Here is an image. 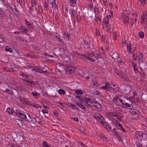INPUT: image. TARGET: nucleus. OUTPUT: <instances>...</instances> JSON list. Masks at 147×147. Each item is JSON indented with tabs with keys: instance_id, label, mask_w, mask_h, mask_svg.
<instances>
[{
	"instance_id": "36",
	"label": "nucleus",
	"mask_w": 147,
	"mask_h": 147,
	"mask_svg": "<svg viewBox=\"0 0 147 147\" xmlns=\"http://www.w3.org/2000/svg\"><path fill=\"white\" fill-rule=\"evenodd\" d=\"M140 74L141 75V76L143 77V78H146V75L141 70L140 71Z\"/></svg>"
},
{
	"instance_id": "52",
	"label": "nucleus",
	"mask_w": 147,
	"mask_h": 147,
	"mask_svg": "<svg viewBox=\"0 0 147 147\" xmlns=\"http://www.w3.org/2000/svg\"><path fill=\"white\" fill-rule=\"evenodd\" d=\"M80 130L84 134H85L86 133V130L84 128H81L80 129Z\"/></svg>"
},
{
	"instance_id": "26",
	"label": "nucleus",
	"mask_w": 147,
	"mask_h": 147,
	"mask_svg": "<svg viewBox=\"0 0 147 147\" xmlns=\"http://www.w3.org/2000/svg\"><path fill=\"white\" fill-rule=\"evenodd\" d=\"M33 70L34 71H35L40 73H41L42 71V68H40V69H39L38 67H36L34 69H33Z\"/></svg>"
},
{
	"instance_id": "9",
	"label": "nucleus",
	"mask_w": 147,
	"mask_h": 147,
	"mask_svg": "<svg viewBox=\"0 0 147 147\" xmlns=\"http://www.w3.org/2000/svg\"><path fill=\"white\" fill-rule=\"evenodd\" d=\"M123 15L124 18V21L125 23H126L127 24V23L129 22V18H128V14H127L126 16V14L125 13H123Z\"/></svg>"
},
{
	"instance_id": "13",
	"label": "nucleus",
	"mask_w": 147,
	"mask_h": 147,
	"mask_svg": "<svg viewBox=\"0 0 147 147\" xmlns=\"http://www.w3.org/2000/svg\"><path fill=\"white\" fill-rule=\"evenodd\" d=\"M75 70L76 69L75 68H72L71 69L68 68V70L67 71V73H68L69 74H71L74 73V72Z\"/></svg>"
},
{
	"instance_id": "34",
	"label": "nucleus",
	"mask_w": 147,
	"mask_h": 147,
	"mask_svg": "<svg viewBox=\"0 0 147 147\" xmlns=\"http://www.w3.org/2000/svg\"><path fill=\"white\" fill-rule=\"evenodd\" d=\"M58 92L60 94L64 95L65 93V91L61 89H59L58 90Z\"/></svg>"
},
{
	"instance_id": "46",
	"label": "nucleus",
	"mask_w": 147,
	"mask_h": 147,
	"mask_svg": "<svg viewBox=\"0 0 147 147\" xmlns=\"http://www.w3.org/2000/svg\"><path fill=\"white\" fill-rule=\"evenodd\" d=\"M31 3L32 6L33 7H34V5H36L37 3H35L34 0H31Z\"/></svg>"
},
{
	"instance_id": "40",
	"label": "nucleus",
	"mask_w": 147,
	"mask_h": 147,
	"mask_svg": "<svg viewBox=\"0 0 147 147\" xmlns=\"http://www.w3.org/2000/svg\"><path fill=\"white\" fill-rule=\"evenodd\" d=\"M114 71L117 74V75L118 76H120L121 74L120 73V72L119 71L117 68H114Z\"/></svg>"
},
{
	"instance_id": "57",
	"label": "nucleus",
	"mask_w": 147,
	"mask_h": 147,
	"mask_svg": "<svg viewBox=\"0 0 147 147\" xmlns=\"http://www.w3.org/2000/svg\"><path fill=\"white\" fill-rule=\"evenodd\" d=\"M132 57L134 59L136 60L137 58V55L134 54L133 55Z\"/></svg>"
},
{
	"instance_id": "11",
	"label": "nucleus",
	"mask_w": 147,
	"mask_h": 147,
	"mask_svg": "<svg viewBox=\"0 0 147 147\" xmlns=\"http://www.w3.org/2000/svg\"><path fill=\"white\" fill-rule=\"evenodd\" d=\"M68 3H69V5L74 7L76 4V0H69Z\"/></svg>"
},
{
	"instance_id": "58",
	"label": "nucleus",
	"mask_w": 147,
	"mask_h": 147,
	"mask_svg": "<svg viewBox=\"0 0 147 147\" xmlns=\"http://www.w3.org/2000/svg\"><path fill=\"white\" fill-rule=\"evenodd\" d=\"M93 94H95V95H99V94H100V93L99 91H94L93 92Z\"/></svg>"
},
{
	"instance_id": "12",
	"label": "nucleus",
	"mask_w": 147,
	"mask_h": 147,
	"mask_svg": "<svg viewBox=\"0 0 147 147\" xmlns=\"http://www.w3.org/2000/svg\"><path fill=\"white\" fill-rule=\"evenodd\" d=\"M42 57L45 59H49V57H53V56L51 55H48L45 53H44Z\"/></svg>"
},
{
	"instance_id": "38",
	"label": "nucleus",
	"mask_w": 147,
	"mask_h": 147,
	"mask_svg": "<svg viewBox=\"0 0 147 147\" xmlns=\"http://www.w3.org/2000/svg\"><path fill=\"white\" fill-rule=\"evenodd\" d=\"M123 105H127L129 107V109L131 107V106L129 105L127 102H126V100H123Z\"/></svg>"
},
{
	"instance_id": "10",
	"label": "nucleus",
	"mask_w": 147,
	"mask_h": 147,
	"mask_svg": "<svg viewBox=\"0 0 147 147\" xmlns=\"http://www.w3.org/2000/svg\"><path fill=\"white\" fill-rule=\"evenodd\" d=\"M52 7H53L54 10L53 11V13L54 14L56 13L58 11V8L57 5H56V3H52Z\"/></svg>"
},
{
	"instance_id": "62",
	"label": "nucleus",
	"mask_w": 147,
	"mask_h": 147,
	"mask_svg": "<svg viewBox=\"0 0 147 147\" xmlns=\"http://www.w3.org/2000/svg\"><path fill=\"white\" fill-rule=\"evenodd\" d=\"M67 106L70 108H72L73 104L70 103H67Z\"/></svg>"
},
{
	"instance_id": "6",
	"label": "nucleus",
	"mask_w": 147,
	"mask_h": 147,
	"mask_svg": "<svg viewBox=\"0 0 147 147\" xmlns=\"http://www.w3.org/2000/svg\"><path fill=\"white\" fill-rule=\"evenodd\" d=\"M64 53V50L63 49L59 48L57 51H56V53H55V54L57 56H59L63 54Z\"/></svg>"
},
{
	"instance_id": "29",
	"label": "nucleus",
	"mask_w": 147,
	"mask_h": 147,
	"mask_svg": "<svg viewBox=\"0 0 147 147\" xmlns=\"http://www.w3.org/2000/svg\"><path fill=\"white\" fill-rule=\"evenodd\" d=\"M127 50L128 51H130L131 49H132V45L130 42L129 43H127Z\"/></svg>"
},
{
	"instance_id": "55",
	"label": "nucleus",
	"mask_w": 147,
	"mask_h": 147,
	"mask_svg": "<svg viewBox=\"0 0 147 147\" xmlns=\"http://www.w3.org/2000/svg\"><path fill=\"white\" fill-rule=\"evenodd\" d=\"M146 15L144 13L141 15V19L142 20H144L146 18Z\"/></svg>"
},
{
	"instance_id": "21",
	"label": "nucleus",
	"mask_w": 147,
	"mask_h": 147,
	"mask_svg": "<svg viewBox=\"0 0 147 147\" xmlns=\"http://www.w3.org/2000/svg\"><path fill=\"white\" fill-rule=\"evenodd\" d=\"M84 98L85 99V100H86V101H85L84 102L85 103V104H87L88 102L89 103H90V102L89 101H88V100L90 101L91 98H89L87 96H84Z\"/></svg>"
},
{
	"instance_id": "63",
	"label": "nucleus",
	"mask_w": 147,
	"mask_h": 147,
	"mask_svg": "<svg viewBox=\"0 0 147 147\" xmlns=\"http://www.w3.org/2000/svg\"><path fill=\"white\" fill-rule=\"evenodd\" d=\"M53 114L56 117H57L58 116V113L57 111H55L53 113Z\"/></svg>"
},
{
	"instance_id": "47",
	"label": "nucleus",
	"mask_w": 147,
	"mask_h": 147,
	"mask_svg": "<svg viewBox=\"0 0 147 147\" xmlns=\"http://www.w3.org/2000/svg\"><path fill=\"white\" fill-rule=\"evenodd\" d=\"M94 12L95 14L98 15L99 14V11L98 8H94Z\"/></svg>"
},
{
	"instance_id": "56",
	"label": "nucleus",
	"mask_w": 147,
	"mask_h": 147,
	"mask_svg": "<svg viewBox=\"0 0 147 147\" xmlns=\"http://www.w3.org/2000/svg\"><path fill=\"white\" fill-rule=\"evenodd\" d=\"M76 93L78 95H79V94H83V92L81 90H76Z\"/></svg>"
},
{
	"instance_id": "20",
	"label": "nucleus",
	"mask_w": 147,
	"mask_h": 147,
	"mask_svg": "<svg viewBox=\"0 0 147 147\" xmlns=\"http://www.w3.org/2000/svg\"><path fill=\"white\" fill-rule=\"evenodd\" d=\"M1 90L3 92H6L8 93V94L12 95H14L13 92L8 89H6L5 90V91H3V90Z\"/></svg>"
},
{
	"instance_id": "50",
	"label": "nucleus",
	"mask_w": 147,
	"mask_h": 147,
	"mask_svg": "<svg viewBox=\"0 0 147 147\" xmlns=\"http://www.w3.org/2000/svg\"><path fill=\"white\" fill-rule=\"evenodd\" d=\"M117 63L119 64V65H122L124 63V62L121 60H118L117 61Z\"/></svg>"
},
{
	"instance_id": "45",
	"label": "nucleus",
	"mask_w": 147,
	"mask_h": 147,
	"mask_svg": "<svg viewBox=\"0 0 147 147\" xmlns=\"http://www.w3.org/2000/svg\"><path fill=\"white\" fill-rule=\"evenodd\" d=\"M92 83L93 84L94 86H95L97 87L99 86L98 83L96 81H93Z\"/></svg>"
},
{
	"instance_id": "48",
	"label": "nucleus",
	"mask_w": 147,
	"mask_h": 147,
	"mask_svg": "<svg viewBox=\"0 0 147 147\" xmlns=\"http://www.w3.org/2000/svg\"><path fill=\"white\" fill-rule=\"evenodd\" d=\"M96 59H98L100 57V54L99 53H98L96 54V56L95 57Z\"/></svg>"
},
{
	"instance_id": "23",
	"label": "nucleus",
	"mask_w": 147,
	"mask_h": 147,
	"mask_svg": "<svg viewBox=\"0 0 147 147\" xmlns=\"http://www.w3.org/2000/svg\"><path fill=\"white\" fill-rule=\"evenodd\" d=\"M142 99L144 101H147V94H143L141 96Z\"/></svg>"
},
{
	"instance_id": "15",
	"label": "nucleus",
	"mask_w": 147,
	"mask_h": 147,
	"mask_svg": "<svg viewBox=\"0 0 147 147\" xmlns=\"http://www.w3.org/2000/svg\"><path fill=\"white\" fill-rule=\"evenodd\" d=\"M112 55V57L114 59H117L119 58V55L117 52L113 53Z\"/></svg>"
},
{
	"instance_id": "22",
	"label": "nucleus",
	"mask_w": 147,
	"mask_h": 147,
	"mask_svg": "<svg viewBox=\"0 0 147 147\" xmlns=\"http://www.w3.org/2000/svg\"><path fill=\"white\" fill-rule=\"evenodd\" d=\"M70 13L71 17L73 18L76 15L75 10L74 8L71 9Z\"/></svg>"
},
{
	"instance_id": "3",
	"label": "nucleus",
	"mask_w": 147,
	"mask_h": 147,
	"mask_svg": "<svg viewBox=\"0 0 147 147\" xmlns=\"http://www.w3.org/2000/svg\"><path fill=\"white\" fill-rule=\"evenodd\" d=\"M111 123L113 126H114L116 127H117V126L118 125L119 127H120L119 129H121L123 132L125 131V129L123 127L122 125L119 123V121L116 120L115 121Z\"/></svg>"
},
{
	"instance_id": "60",
	"label": "nucleus",
	"mask_w": 147,
	"mask_h": 147,
	"mask_svg": "<svg viewBox=\"0 0 147 147\" xmlns=\"http://www.w3.org/2000/svg\"><path fill=\"white\" fill-rule=\"evenodd\" d=\"M64 36L65 37V38H67V40H69V34H67V35L65 34V35H64Z\"/></svg>"
},
{
	"instance_id": "14",
	"label": "nucleus",
	"mask_w": 147,
	"mask_h": 147,
	"mask_svg": "<svg viewBox=\"0 0 147 147\" xmlns=\"http://www.w3.org/2000/svg\"><path fill=\"white\" fill-rule=\"evenodd\" d=\"M56 40L59 41V44L61 45H65L64 43H63L61 38L58 37V36H56Z\"/></svg>"
},
{
	"instance_id": "24",
	"label": "nucleus",
	"mask_w": 147,
	"mask_h": 147,
	"mask_svg": "<svg viewBox=\"0 0 147 147\" xmlns=\"http://www.w3.org/2000/svg\"><path fill=\"white\" fill-rule=\"evenodd\" d=\"M42 144L44 146L43 147H50L51 145L49 144L46 141H44L42 142Z\"/></svg>"
},
{
	"instance_id": "59",
	"label": "nucleus",
	"mask_w": 147,
	"mask_h": 147,
	"mask_svg": "<svg viewBox=\"0 0 147 147\" xmlns=\"http://www.w3.org/2000/svg\"><path fill=\"white\" fill-rule=\"evenodd\" d=\"M131 65L133 68L137 67L136 64L135 63H134L133 62L131 63Z\"/></svg>"
},
{
	"instance_id": "44",
	"label": "nucleus",
	"mask_w": 147,
	"mask_h": 147,
	"mask_svg": "<svg viewBox=\"0 0 147 147\" xmlns=\"http://www.w3.org/2000/svg\"><path fill=\"white\" fill-rule=\"evenodd\" d=\"M30 84H32L36 85L38 84V82L37 81H31Z\"/></svg>"
},
{
	"instance_id": "19",
	"label": "nucleus",
	"mask_w": 147,
	"mask_h": 147,
	"mask_svg": "<svg viewBox=\"0 0 147 147\" xmlns=\"http://www.w3.org/2000/svg\"><path fill=\"white\" fill-rule=\"evenodd\" d=\"M15 113L16 114L17 116L19 117L22 113V112L19 109H16L15 112Z\"/></svg>"
},
{
	"instance_id": "33",
	"label": "nucleus",
	"mask_w": 147,
	"mask_h": 147,
	"mask_svg": "<svg viewBox=\"0 0 147 147\" xmlns=\"http://www.w3.org/2000/svg\"><path fill=\"white\" fill-rule=\"evenodd\" d=\"M143 55L142 53H140V55H138V58L139 61H143Z\"/></svg>"
},
{
	"instance_id": "16",
	"label": "nucleus",
	"mask_w": 147,
	"mask_h": 147,
	"mask_svg": "<svg viewBox=\"0 0 147 147\" xmlns=\"http://www.w3.org/2000/svg\"><path fill=\"white\" fill-rule=\"evenodd\" d=\"M6 111L9 114H13L14 112L13 109L10 107H8L6 109Z\"/></svg>"
},
{
	"instance_id": "28",
	"label": "nucleus",
	"mask_w": 147,
	"mask_h": 147,
	"mask_svg": "<svg viewBox=\"0 0 147 147\" xmlns=\"http://www.w3.org/2000/svg\"><path fill=\"white\" fill-rule=\"evenodd\" d=\"M25 23L28 27L30 28H32V26L27 20H25Z\"/></svg>"
},
{
	"instance_id": "32",
	"label": "nucleus",
	"mask_w": 147,
	"mask_h": 147,
	"mask_svg": "<svg viewBox=\"0 0 147 147\" xmlns=\"http://www.w3.org/2000/svg\"><path fill=\"white\" fill-rule=\"evenodd\" d=\"M19 117H21L23 119H27L25 113H22Z\"/></svg>"
},
{
	"instance_id": "7",
	"label": "nucleus",
	"mask_w": 147,
	"mask_h": 147,
	"mask_svg": "<svg viewBox=\"0 0 147 147\" xmlns=\"http://www.w3.org/2000/svg\"><path fill=\"white\" fill-rule=\"evenodd\" d=\"M136 136L138 137V136L142 137L144 138V136H146V137L147 138V135L145 133L141 131H137L136 133Z\"/></svg>"
},
{
	"instance_id": "1",
	"label": "nucleus",
	"mask_w": 147,
	"mask_h": 147,
	"mask_svg": "<svg viewBox=\"0 0 147 147\" xmlns=\"http://www.w3.org/2000/svg\"><path fill=\"white\" fill-rule=\"evenodd\" d=\"M112 115L113 117H116V118L120 121H121V119L123 117L122 114L119 111H116L113 113Z\"/></svg>"
},
{
	"instance_id": "8",
	"label": "nucleus",
	"mask_w": 147,
	"mask_h": 147,
	"mask_svg": "<svg viewBox=\"0 0 147 147\" xmlns=\"http://www.w3.org/2000/svg\"><path fill=\"white\" fill-rule=\"evenodd\" d=\"M119 129L118 128H114L112 129V131L110 132H113L114 135L117 137H119V132L118 131Z\"/></svg>"
},
{
	"instance_id": "5",
	"label": "nucleus",
	"mask_w": 147,
	"mask_h": 147,
	"mask_svg": "<svg viewBox=\"0 0 147 147\" xmlns=\"http://www.w3.org/2000/svg\"><path fill=\"white\" fill-rule=\"evenodd\" d=\"M104 127L109 132L112 131V128L109 125V123L106 122H104L103 124Z\"/></svg>"
},
{
	"instance_id": "27",
	"label": "nucleus",
	"mask_w": 147,
	"mask_h": 147,
	"mask_svg": "<svg viewBox=\"0 0 147 147\" xmlns=\"http://www.w3.org/2000/svg\"><path fill=\"white\" fill-rule=\"evenodd\" d=\"M5 50L6 51H8L10 53H12L13 52L12 49L9 47L8 46H6L5 47Z\"/></svg>"
},
{
	"instance_id": "25",
	"label": "nucleus",
	"mask_w": 147,
	"mask_h": 147,
	"mask_svg": "<svg viewBox=\"0 0 147 147\" xmlns=\"http://www.w3.org/2000/svg\"><path fill=\"white\" fill-rule=\"evenodd\" d=\"M57 106L58 107L62 109L63 110L64 108H65L64 106H63V104L61 102H59L57 104Z\"/></svg>"
},
{
	"instance_id": "51",
	"label": "nucleus",
	"mask_w": 147,
	"mask_h": 147,
	"mask_svg": "<svg viewBox=\"0 0 147 147\" xmlns=\"http://www.w3.org/2000/svg\"><path fill=\"white\" fill-rule=\"evenodd\" d=\"M32 106L33 107H34L35 108H41V106L40 105L37 104H34L33 105H32Z\"/></svg>"
},
{
	"instance_id": "39",
	"label": "nucleus",
	"mask_w": 147,
	"mask_h": 147,
	"mask_svg": "<svg viewBox=\"0 0 147 147\" xmlns=\"http://www.w3.org/2000/svg\"><path fill=\"white\" fill-rule=\"evenodd\" d=\"M76 105H78L79 107L82 109H86V108L84 106V105L81 104L76 103Z\"/></svg>"
},
{
	"instance_id": "4",
	"label": "nucleus",
	"mask_w": 147,
	"mask_h": 147,
	"mask_svg": "<svg viewBox=\"0 0 147 147\" xmlns=\"http://www.w3.org/2000/svg\"><path fill=\"white\" fill-rule=\"evenodd\" d=\"M94 118L98 121L100 123H102L103 124V122H105L103 121V120L104 119V118L100 114H98L97 115H96L95 116H94Z\"/></svg>"
},
{
	"instance_id": "30",
	"label": "nucleus",
	"mask_w": 147,
	"mask_h": 147,
	"mask_svg": "<svg viewBox=\"0 0 147 147\" xmlns=\"http://www.w3.org/2000/svg\"><path fill=\"white\" fill-rule=\"evenodd\" d=\"M109 19H108L107 18H104L103 20V22L104 23L103 24H109Z\"/></svg>"
},
{
	"instance_id": "41",
	"label": "nucleus",
	"mask_w": 147,
	"mask_h": 147,
	"mask_svg": "<svg viewBox=\"0 0 147 147\" xmlns=\"http://www.w3.org/2000/svg\"><path fill=\"white\" fill-rule=\"evenodd\" d=\"M83 45L85 48H88L89 47V44L88 42L86 41L84 42V43L83 44Z\"/></svg>"
},
{
	"instance_id": "42",
	"label": "nucleus",
	"mask_w": 147,
	"mask_h": 147,
	"mask_svg": "<svg viewBox=\"0 0 147 147\" xmlns=\"http://www.w3.org/2000/svg\"><path fill=\"white\" fill-rule=\"evenodd\" d=\"M19 74L20 75H22L23 77H26L27 78H28V76H27L26 74H24L22 71H20V72Z\"/></svg>"
},
{
	"instance_id": "61",
	"label": "nucleus",
	"mask_w": 147,
	"mask_h": 147,
	"mask_svg": "<svg viewBox=\"0 0 147 147\" xmlns=\"http://www.w3.org/2000/svg\"><path fill=\"white\" fill-rule=\"evenodd\" d=\"M88 7L90 10H92L93 9V5L90 4L88 5Z\"/></svg>"
},
{
	"instance_id": "37",
	"label": "nucleus",
	"mask_w": 147,
	"mask_h": 147,
	"mask_svg": "<svg viewBox=\"0 0 147 147\" xmlns=\"http://www.w3.org/2000/svg\"><path fill=\"white\" fill-rule=\"evenodd\" d=\"M100 138L103 141L106 140V138L105 136L103 134H101L100 135Z\"/></svg>"
},
{
	"instance_id": "31",
	"label": "nucleus",
	"mask_w": 147,
	"mask_h": 147,
	"mask_svg": "<svg viewBox=\"0 0 147 147\" xmlns=\"http://www.w3.org/2000/svg\"><path fill=\"white\" fill-rule=\"evenodd\" d=\"M95 104L96 105H93V107H95L98 109L101 108V105L99 103L96 102Z\"/></svg>"
},
{
	"instance_id": "43",
	"label": "nucleus",
	"mask_w": 147,
	"mask_h": 147,
	"mask_svg": "<svg viewBox=\"0 0 147 147\" xmlns=\"http://www.w3.org/2000/svg\"><path fill=\"white\" fill-rule=\"evenodd\" d=\"M103 27H104V29L106 31H108L109 28L108 24H103Z\"/></svg>"
},
{
	"instance_id": "18",
	"label": "nucleus",
	"mask_w": 147,
	"mask_h": 147,
	"mask_svg": "<svg viewBox=\"0 0 147 147\" xmlns=\"http://www.w3.org/2000/svg\"><path fill=\"white\" fill-rule=\"evenodd\" d=\"M106 84H107V90L109 91L112 90L113 88L112 87V85L109 84L108 82H106Z\"/></svg>"
},
{
	"instance_id": "64",
	"label": "nucleus",
	"mask_w": 147,
	"mask_h": 147,
	"mask_svg": "<svg viewBox=\"0 0 147 147\" xmlns=\"http://www.w3.org/2000/svg\"><path fill=\"white\" fill-rule=\"evenodd\" d=\"M136 145L137 147H142L141 144L139 142H136Z\"/></svg>"
},
{
	"instance_id": "54",
	"label": "nucleus",
	"mask_w": 147,
	"mask_h": 147,
	"mask_svg": "<svg viewBox=\"0 0 147 147\" xmlns=\"http://www.w3.org/2000/svg\"><path fill=\"white\" fill-rule=\"evenodd\" d=\"M42 111L44 114L45 113L48 114L49 113V111L48 110L42 109Z\"/></svg>"
},
{
	"instance_id": "49",
	"label": "nucleus",
	"mask_w": 147,
	"mask_h": 147,
	"mask_svg": "<svg viewBox=\"0 0 147 147\" xmlns=\"http://www.w3.org/2000/svg\"><path fill=\"white\" fill-rule=\"evenodd\" d=\"M28 115L29 117H28L26 121L28 122H31L32 121V118H31L29 115L28 114Z\"/></svg>"
},
{
	"instance_id": "17",
	"label": "nucleus",
	"mask_w": 147,
	"mask_h": 147,
	"mask_svg": "<svg viewBox=\"0 0 147 147\" xmlns=\"http://www.w3.org/2000/svg\"><path fill=\"white\" fill-rule=\"evenodd\" d=\"M19 30L22 31L23 32H25L27 33L28 31L26 29V28L24 26H21L19 27Z\"/></svg>"
},
{
	"instance_id": "2",
	"label": "nucleus",
	"mask_w": 147,
	"mask_h": 147,
	"mask_svg": "<svg viewBox=\"0 0 147 147\" xmlns=\"http://www.w3.org/2000/svg\"><path fill=\"white\" fill-rule=\"evenodd\" d=\"M129 109V111L132 112V114L133 117L134 119H136L138 118V113H139V111L137 110L133 109V108H131V107Z\"/></svg>"
},
{
	"instance_id": "35",
	"label": "nucleus",
	"mask_w": 147,
	"mask_h": 147,
	"mask_svg": "<svg viewBox=\"0 0 147 147\" xmlns=\"http://www.w3.org/2000/svg\"><path fill=\"white\" fill-rule=\"evenodd\" d=\"M144 33L143 32L140 31L139 32V35L140 38H142L144 37Z\"/></svg>"
},
{
	"instance_id": "53",
	"label": "nucleus",
	"mask_w": 147,
	"mask_h": 147,
	"mask_svg": "<svg viewBox=\"0 0 147 147\" xmlns=\"http://www.w3.org/2000/svg\"><path fill=\"white\" fill-rule=\"evenodd\" d=\"M38 9L39 10V13L40 14H41L42 12V10L41 6H39L38 7Z\"/></svg>"
}]
</instances>
